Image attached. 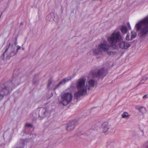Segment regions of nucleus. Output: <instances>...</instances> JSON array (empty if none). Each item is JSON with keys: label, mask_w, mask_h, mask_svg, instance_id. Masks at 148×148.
<instances>
[{"label": "nucleus", "mask_w": 148, "mask_h": 148, "mask_svg": "<svg viewBox=\"0 0 148 148\" xmlns=\"http://www.w3.org/2000/svg\"><path fill=\"white\" fill-rule=\"evenodd\" d=\"M16 70H14L12 75V80L10 82H8V84L5 83L4 87H0V100L2 99L4 96L6 95L10 94L12 89L11 87L13 85L14 83V85L16 84L17 80V75L18 74V72L17 73Z\"/></svg>", "instance_id": "nucleus-1"}, {"label": "nucleus", "mask_w": 148, "mask_h": 148, "mask_svg": "<svg viewBox=\"0 0 148 148\" xmlns=\"http://www.w3.org/2000/svg\"><path fill=\"white\" fill-rule=\"evenodd\" d=\"M135 27L140 37H145L148 34V15L138 21L136 24Z\"/></svg>", "instance_id": "nucleus-2"}, {"label": "nucleus", "mask_w": 148, "mask_h": 148, "mask_svg": "<svg viewBox=\"0 0 148 148\" xmlns=\"http://www.w3.org/2000/svg\"><path fill=\"white\" fill-rule=\"evenodd\" d=\"M86 79L82 77L78 79L76 84L77 91L74 94L75 97L77 99L78 97L86 95L87 93V86L85 85Z\"/></svg>", "instance_id": "nucleus-3"}, {"label": "nucleus", "mask_w": 148, "mask_h": 148, "mask_svg": "<svg viewBox=\"0 0 148 148\" xmlns=\"http://www.w3.org/2000/svg\"><path fill=\"white\" fill-rule=\"evenodd\" d=\"M16 45L17 43L15 42H12L10 43L8 48L6 49L5 52L1 56V59L3 60L5 58V55L6 54L7 55L6 58L7 59H9L11 57L16 54L18 51L21 49V47L18 46L17 51L15 52V49Z\"/></svg>", "instance_id": "nucleus-4"}, {"label": "nucleus", "mask_w": 148, "mask_h": 148, "mask_svg": "<svg viewBox=\"0 0 148 148\" xmlns=\"http://www.w3.org/2000/svg\"><path fill=\"white\" fill-rule=\"evenodd\" d=\"M122 40V37L119 31L114 32L107 38L108 42L112 47L116 46L117 43L120 42Z\"/></svg>", "instance_id": "nucleus-5"}, {"label": "nucleus", "mask_w": 148, "mask_h": 148, "mask_svg": "<svg viewBox=\"0 0 148 148\" xmlns=\"http://www.w3.org/2000/svg\"><path fill=\"white\" fill-rule=\"evenodd\" d=\"M61 98L59 102L63 105L66 106L72 101L73 96L71 92H65L61 94Z\"/></svg>", "instance_id": "nucleus-6"}, {"label": "nucleus", "mask_w": 148, "mask_h": 148, "mask_svg": "<svg viewBox=\"0 0 148 148\" xmlns=\"http://www.w3.org/2000/svg\"><path fill=\"white\" fill-rule=\"evenodd\" d=\"M106 70L103 68L98 70L97 73L95 71H91L88 78L91 76L93 78L100 77H103L106 75Z\"/></svg>", "instance_id": "nucleus-7"}, {"label": "nucleus", "mask_w": 148, "mask_h": 148, "mask_svg": "<svg viewBox=\"0 0 148 148\" xmlns=\"http://www.w3.org/2000/svg\"><path fill=\"white\" fill-rule=\"evenodd\" d=\"M110 45L107 44L106 42H104L99 44L98 46V48L102 51H106L110 48Z\"/></svg>", "instance_id": "nucleus-8"}, {"label": "nucleus", "mask_w": 148, "mask_h": 148, "mask_svg": "<svg viewBox=\"0 0 148 148\" xmlns=\"http://www.w3.org/2000/svg\"><path fill=\"white\" fill-rule=\"evenodd\" d=\"M39 116L41 117H45L47 116L48 113L47 109L46 108H40L39 110Z\"/></svg>", "instance_id": "nucleus-9"}, {"label": "nucleus", "mask_w": 148, "mask_h": 148, "mask_svg": "<svg viewBox=\"0 0 148 148\" xmlns=\"http://www.w3.org/2000/svg\"><path fill=\"white\" fill-rule=\"evenodd\" d=\"M76 122L75 121H72L69 122L67 125L66 129L67 130L69 131H71L73 130L75 127Z\"/></svg>", "instance_id": "nucleus-10"}, {"label": "nucleus", "mask_w": 148, "mask_h": 148, "mask_svg": "<svg viewBox=\"0 0 148 148\" xmlns=\"http://www.w3.org/2000/svg\"><path fill=\"white\" fill-rule=\"evenodd\" d=\"M71 79V77H68L63 79L61 80L56 86L55 87L54 89H56L59 88L60 86L64 84L66 82H68Z\"/></svg>", "instance_id": "nucleus-11"}, {"label": "nucleus", "mask_w": 148, "mask_h": 148, "mask_svg": "<svg viewBox=\"0 0 148 148\" xmlns=\"http://www.w3.org/2000/svg\"><path fill=\"white\" fill-rule=\"evenodd\" d=\"M130 45L129 43L124 41L122 42L119 43V47L122 49H127L130 46Z\"/></svg>", "instance_id": "nucleus-12"}, {"label": "nucleus", "mask_w": 148, "mask_h": 148, "mask_svg": "<svg viewBox=\"0 0 148 148\" xmlns=\"http://www.w3.org/2000/svg\"><path fill=\"white\" fill-rule=\"evenodd\" d=\"M11 133L10 132L9 130H8L4 132L3 136L4 139L9 140L11 139Z\"/></svg>", "instance_id": "nucleus-13"}, {"label": "nucleus", "mask_w": 148, "mask_h": 148, "mask_svg": "<svg viewBox=\"0 0 148 148\" xmlns=\"http://www.w3.org/2000/svg\"><path fill=\"white\" fill-rule=\"evenodd\" d=\"M102 131L103 132H106L110 128V126L108 125V123L106 122L103 123L101 126Z\"/></svg>", "instance_id": "nucleus-14"}, {"label": "nucleus", "mask_w": 148, "mask_h": 148, "mask_svg": "<svg viewBox=\"0 0 148 148\" xmlns=\"http://www.w3.org/2000/svg\"><path fill=\"white\" fill-rule=\"evenodd\" d=\"M92 52H93V54L95 55H99L101 54L102 53L101 50L99 48H98L92 50L90 52V54H92L91 53Z\"/></svg>", "instance_id": "nucleus-15"}, {"label": "nucleus", "mask_w": 148, "mask_h": 148, "mask_svg": "<svg viewBox=\"0 0 148 148\" xmlns=\"http://www.w3.org/2000/svg\"><path fill=\"white\" fill-rule=\"evenodd\" d=\"M135 108L143 114L145 113L146 112L145 108L143 106H136Z\"/></svg>", "instance_id": "nucleus-16"}, {"label": "nucleus", "mask_w": 148, "mask_h": 148, "mask_svg": "<svg viewBox=\"0 0 148 148\" xmlns=\"http://www.w3.org/2000/svg\"><path fill=\"white\" fill-rule=\"evenodd\" d=\"M130 116L128 113L126 112H124L121 115L122 118L126 119H128Z\"/></svg>", "instance_id": "nucleus-17"}, {"label": "nucleus", "mask_w": 148, "mask_h": 148, "mask_svg": "<svg viewBox=\"0 0 148 148\" xmlns=\"http://www.w3.org/2000/svg\"><path fill=\"white\" fill-rule=\"evenodd\" d=\"M127 28L126 26H123L121 28V31L123 34H126L127 31Z\"/></svg>", "instance_id": "nucleus-18"}, {"label": "nucleus", "mask_w": 148, "mask_h": 148, "mask_svg": "<svg viewBox=\"0 0 148 148\" xmlns=\"http://www.w3.org/2000/svg\"><path fill=\"white\" fill-rule=\"evenodd\" d=\"M53 14V13H51L50 14H49L46 17V19L49 21H51L52 20H54V19L53 18L52 15Z\"/></svg>", "instance_id": "nucleus-19"}, {"label": "nucleus", "mask_w": 148, "mask_h": 148, "mask_svg": "<svg viewBox=\"0 0 148 148\" xmlns=\"http://www.w3.org/2000/svg\"><path fill=\"white\" fill-rule=\"evenodd\" d=\"M95 83V81L94 80L92 79L88 81L89 89L90 88V87H93L94 86Z\"/></svg>", "instance_id": "nucleus-20"}, {"label": "nucleus", "mask_w": 148, "mask_h": 148, "mask_svg": "<svg viewBox=\"0 0 148 148\" xmlns=\"http://www.w3.org/2000/svg\"><path fill=\"white\" fill-rule=\"evenodd\" d=\"M131 40H132L133 39L135 38L136 36V33L134 31H132L131 32Z\"/></svg>", "instance_id": "nucleus-21"}, {"label": "nucleus", "mask_w": 148, "mask_h": 148, "mask_svg": "<svg viewBox=\"0 0 148 148\" xmlns=\"http://www.w3.org/2000/svg\"><path fill=\"white\" fill-rule=\"evenodd\" d=\"M147 77L146 76H144L140 81V84H143L144 83L145 81L147 79Z\"/></svg>", "instance_id": "nucleus-22"}, {"label": "nucleus", "mask_w": 148, "mask_h": 148, "mask_svg": "<svg viewBox=\"0 0 148 148\" xmlns=\"http://www.w3.org/2000/svg\"><path fill=\"white\" fill-rule=\"evenodd\" d=\"M26 127H32L33 126L32 125L29 123H27L25 125Z\"/></svg>", "instance_id": "nucleus-23"}, {"label": "nucleus", "mask_w": 148, "mask_h": 148, "mask_svg": "<svg viewBox=\"0 0 148 148\" xmlns=\"http://www.w3.org/2000/svg\"><path fill=\"white\" fill-rule=\"evenodd\" d=\"M144 148H148V140L144 145Z\"/></svg>", "instance_id": "nucleus-24"}, {"label": "nucleus", "mask_w": 148, "mask_h": 148, "mask_svg": "<svg viewBox=\"0 0 148 148\" xmlns=\"http://www.w3.org/2000/svg\"><path fill=\"white\" fill-rule=\"evenodd\" d=\"M129 35L128 34H127L125 38L126 40H131V38L130 39L129 38Z\"/></svg>", "instance_id": "nucleus-25"}, {"label": "nucleus", "mask_w": 148, "mask_h": 148, "mask_svg": "<svg viewBox=\"0 0 148 148\" xmlns=\"http://www.w3.org/2000/svg\"><path fill=\"white\" fill-rule=\"evenodd\" d=\"M143 99H145L148 98V94H147L144 95L143 97Z\"/></svg>", "instance_id": "nucleus-26"}, {"label": "nucleus", "mask_w": 148, "mask_h": 148, "mask_svg": "<svg viewBox=\"0 0 148 148\" xmlns=\"http://www.w3.org/2000/svg\"><path fill=\"white\" fill-rule=\"evenodd\" d=\"M51 82H50V81H49V83L48 84V86H47L48 88H50L51 86Z\"/></svg>", "instance_id": "nucleus-27"}, {"label": "nucleus", "mask_w": 148, "mask_h": 148, "mask_svg": "<svg viewBox=\"0 0 148 148\" xmlns=\"http://www.w3.org/2000/svg\"><path fill=\"white\" fill-rule=\"evenodd\" d=\"M127 25H128V28L130 29H131V26L130 25V23H127Z\"/></svg>", "instance_id": "nucleus-28"}, {"label": "nucleus", "mask_w": 148, "mask_h": 148, "mask_svg": "<svg viewBox=\"0 0 148 148\" xmlns=\"http://www.w3.org/2000/svg\"><path fill=\"white\" fill-rule=\"evenodd\" d=\"M141 131L142 132L143 135H144V132L143 130H141Z\"/></svg>", "instance_id": "nucleus-29"}, {"label": "nucleus", "mask_w": 148, "mask_h": 148, "mask_svg": "<svg viewBox=\"0 0 148 148\" xmlns=\"http://www.w3.org/2000/svg\"><path fill=\"white\" fill-rule=\"evenodd\" d=\"M1 12H0V17H1Z\"/></svg>", "instance_id": "nucleus-30"}, {"label": "nucleus", "mask_w": 148, "mask_h": 148, "mask_svg": "<svg viewBox=\"0 0 148 148\" xmlns=\"http://www.w3.org/2000/svg\"><path fill=\"white\" fill-rule=\"evenodd\" d=\"M22 49H23V50H24V48H22Z\"/></svg>", "instance_id": "nucleus-31"}, {"label": "nucleus", "mask_w": 148, "mask_h": 148, "mask_svg": "<svg viewBox=\"0 0 148 148\" xmlns=\"http://www.w3.org/2000/svg\"><path fill=\"white\" fill-rule=\"evenodd\" d=\"M33 84H35V83H34V82H33Z\"/></svg>", "instance_id": "nucleus-32"}]
</instances>
